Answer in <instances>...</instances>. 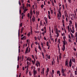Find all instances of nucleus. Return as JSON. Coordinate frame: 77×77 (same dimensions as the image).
Segmentation results:
<instances>
[{"label":"nucleus","mask_w":77,"mask_h":77,"mask_svg":"<svg viewBox=\"0 0 77 77\" xmlns=\"http://www.w3.org/2000/svg\"><path fill=\"white\" fill-rule=\"evenodd\" d=\"M72 64V60L71 59H70L69 63V66L70 67H71V66Z\"/></svg>","instance_id":"nucleus-1"},{"label":"nucleus","mask_w":77,"mask_h":77,"mask_svg":"<svg viewBox=\"0 0 77 77\" xmlns=\"http://www.w3.org/2000/svg\"><path fill=\"white\" fill-rule=\"evenodd\" d=\"M33 72L34 75H35L37 74V72L35 70H34Z\"/></svg>","instance_id":"nucleus-2"},{"label":"nucleus","mask_w":77,"mask_h":77,"mask_svg":"<svg viewBox=\"0 0 77 77\" xmlns=\"http://www.w3.org/2000/svg\"><path fill=\"white\" fill-rule=\"evenodd\" d=\"M44 19L46 23H48V22H47V19L46 18V17H45L44 18Z\"/></svg>","instance_id":"nucleus-3"},{"label":"nucleus","mask_w":77,"mask_h":77,"mask_svg":"<svg viewBox=\"0 0 77 77\" xmlns=\"http://www.w3.org/2000/svg\"><path fill=\"white\" fill-rule=\"evenodd\" d=\"M26 37L24 36L23 37L21 38V40H23V39H24V40L25 39H26Z\"/></svg>","instance_id":"nucleus-4"},{"label":"nucleus","mask_w":77,"mask_h":77,"mask_svg":"<svg viewBox=\"0 0 77 77\" xmlns=\"http://www.w3.org/2000/svg\"><path fill=\"white\" fill-rule=\"evenodd\" d=\"M30 13L31 16V17H32V15H33V12H32V10L30 11Z\"/></svg>","instance_id":"nucleus-5"},{"label":"nucleus","mask_w":77,"mask_h":77,"mask_svg":"<svg viewBox=\"0 0 77 77\" xmlns=\"http://www.w3.org/2000/svg\"><path fill=\"white\" fill-rule=\"evenodd\" d=\"M32 20L33 23H34V21H35V18L33 17V18H32Z\"/></svg>","instance_id":"nucleus-6"},{"label":"nucleus","mask_w":77,"mask_h":77,"mask_svg":"<svg viewBox=\"0 0 77 77\" xmlns=\"http://www.w3.org/2000/svg\"><path fill=\"white\" fill-rule=\"evenodd\" d=\"M63 48H62V50L63 51H64V50H65V46H63Z\"/></svg>","instance_id":"nucleus-7"},{"label":"nucleus","mask_w":77,"mask_h":77,"mask_svg":"<svg viewBox=\"0 0 77 77\" xmlns=\"http://www.w3.org/2000/svg\"><path fill=\"white\" fill-rule=\"evenodd\" d=\"M66 66H68V61H66Z\"/></svg>","instance_id":"nucleus-8"},{"label":"nucleus","mask_w":77,"mask_h":77,"mask_svg":"<svg viewBox=\"0 0 77 77\" xmlns=\"http://www.w3.org/2000/svg\"><path fill=\"white\" fill-rule=\"evenodd\" d=\"M23 29H24L23 27H22L21 29V33H23Z\"/></svg>","instance_id":"nucleus-9"},{"label":"nucleus","mask_w":77,"mask_h":77,"mask_svg":"<svg viewBox=\"0 0 77 77\" xmlns=\"http://www.w3.org/2000/svg\"><path fill=\"white\" fill-rule=\"evenodd\" d=\"M27 11V9H24L23 11V13H25Z\"/></svg>","instance_id":"nucleus-10"},{"label":"nucleus","mask_w":77,"mask_h":77,"mask_svg":"<svg viewBox=\"0 0 77 77\" xmlns=\"http://www.w3.org/2000/svg\"><path fill=\"white\" fill-rule=\"evenodd\" d=\"M28 48H29V47H28V48L27 47L26 48V53H27V51H28Z\"/></svg>","instance_id":"nucleus-11"},{"label":"nucleus","mask_w":77,"mask_h":77,"mask_svg":"<svg viewBox=\"0 0 77 77\" xmlns=\"http://www.w3.org/2000/svg\"><path fill=\"white\" fill-rule=\"evenodd\" d=\"M72 61L73 62H74V63H75V59L74 58L73 59V57H72Z\"/></svg>","instance_id":"nucleus-12"},{"label":"nucleus","mask_w":77,"mask_h":77,"mask_svg":"<svg viewBox=\"0 0 77 77\" xmlns=\"http://www.w3.org/2000/svg\"><path fill=\"white\" fill-rule=\"evenodd\" d=\"M62 73H64L65 72V70L64 69H62Z\"/></svg>","instance_id":"nucleus-13"},{"label":"nucleus","mask_w":77,"mask_h":77,"mask_svg":"<svg viewBox=\"0 0 77 77\" xmlns=\"http://www.w3.org/2000/svg\"><path fill=\"white\" fill-rule=\"evenodd\" d=\"M31 33H30V32H29L28 34H27L28 36H30V35Z\"/></svg>","instance_id":"nucleus-14"},{"label":"nucleus","mask_w":77,"mask_h":77,"mask_svg":"<svg viewBox=\"0 0 77 77\" xmlns=\"http://www.w3.org/2000/svg\"><path fill=\"white\" fill-rule=\"evenodd\" d=\"M56 33L57 35V37H58V36H59V33L57 31H56Z\"/></svg>","instance_id":"nucleus-15"},{"label":"nucleus","mask_w":77,"mask_h":77,"mask_svg":"<svg viewBox=\"0 0 77 77\" xmlns=\"http://www.w3.org/2000/svg\"><path fill=\"white\" fill-rule=\"evenodd\" d=\"M62 75L63 76H66V74H65V73H62Z\"/></svg>","instance_id":"nucleus-16"},{"label":"nucleus","mask_w":77,"mask_h":77,"mask_svg":"<svg viewBox=\"0 0 77 77\" xmlns=\"http://www.w3.org/2000/svg\"><path fill=\"white\" fill-rule=\"evenodd\" d=\"M42 72L43 74H44V68H43V69L42 70Z\"/></svg>","instance_id":"nucleus-17"},{"label":"nucleus","mask_w":77,"mask_h":77,"mask_svg":"<svg viewBox=\"0 0 77 77\" xmlns=\"http://www.w3.org/2000/svg\"><path fill=\"white\" fill-rule=\"evenodd\" d=\"M63 46H65V44H66V43H65V42L63 41Z\"/></svg>","instance_id":"nucleus-18"},{"label":"nucleus","mask_w":77,"mask_h":77,"mask_svg":"<svg viewBox=\"0 0 77 77\" xmlns=\"http://www.w3.org/2000/svg\"><path fill=\"white\" fill-rule=\"evenodd\" d=\"M36 15H39V13H38V12L36 11Z\"/></svg>","instance_id":"nucleus-19"},{"label":"nucleus","mask_w":77,"mask_h":77,"mask_svg":"<svg viewBox=\"0 0 77 77\" xmlns=\"http://www.w3.org/2000/svg\"><path fill=\"white\" fill-rule=\"evenodd\" d=\"M50 10H51V14H52L53 13V10H51V9H50Z\"/></svg>","instance_id":"nucleus-20"},{"label":"nucleus","mask_w":77,"mask_h":77,"mask_svg":"<svg viewBox=\"0 0 77 77\" xmlns=\"http://www.w3.org/2000/svg\"><path fill=\"white\" fill-rule=\"evenodd\" d=\"M21 15L23 17H24L25 16V15H24V14L23 13Z\"/></svg>","instance_id":"nucleus-21"},{"label":"nucleus","mask_w":77,"mask_h":77,"mask_svg":"<svg viewBox=\"0 0 77 77\" xmlns=\"http://www.w3.org/2000/svg\"><path fill=\"white\" fill-rule=\"evenodd\" d=\"M75 75H77V71H75Z\"/></svg>","instance_id":"nucleus-22"},{"label":"nucleus","mask_w":77,"mask_h":77,"mask_svg":"<svg viewBox=\"0 0 77 77\" xmlns=\"http://www.w3.org/2000/svg\"><path fill=\"white\" fill-rule=\"evenodd\" d=\"M49 71V69L48 68H47V71H46V72H48Z\"/></svg>","instance_id":"nucleus-23"},{"label":"nucleus","mask_w":77,"mask_h":77,"mask_svg":"<svg viewBox=\"0 0 77 77\" xmlns=\"http://www.w3.org/2000/svg\"><path fill=\"white\" fill-rule=\"evenodd\" d=\"M37 64L38 65H39V64H40V63H39V62L37 61Z\"/></svg>","instance_id":"nucleus-24"},{"label":"nucleus","mask_w":77,"mask_h":77,"mask_svg":"<svg viewBox=\"0 0 77 77\" xmlns=\"http://www.w3.org/2000/svg\"><path fill=\"white\" fill-rule=\"evenodd\" d=\"M26 72H29V70H28V67L26 69Z\"/></svg>","instance_id":"nucleus-25"},{"label":"nucleus","mask_w":77,"mask_h":77,"mask_svg":"<svg viewBox=\"0 0 77 77\" xmlns=\"http://www.w3.org/2000/svg\"><path fill=\"white\" fill-rule=\"evenodd\" d=\"M71 32H72V33H74V30H71Z\"/></svg>","instance_id":"nucleus-26"},{"label":"nucleus","mask_w":77,"mask_h":77,"mask_svg":"<svg viewBox=\"0 0 77 77\" xmlns=\"http://www.w3.org/2000/svg\"><path fill=\"white\" fill-rule=\"evenodd\" d=\"M48 57H45V59L46 60H48Z\"/></svg>","instance_id":"nucleus-27"},{"label":"nucleus","mask_w":77,"mask_h":77,"mask_svg":"<svg viewBox=\"0 0 77 77\" xmlns=\"http://www.w3.org/2000/svg\"><path fill=\"white\" fill-rule=\"evenodd\" d=\"M38 48H39V49L40 50H41V47L39 45L38 46Z\"/></svg>","instance_id":"nucleus-28"},{"label":"nucleus","mask_w":77,"mask_h":77,"mask_svg":"<svg viewBox=\"0 0 77 77\" xmlns=\"http://www.w3.org/2000/svg\"><path fill=\"white\" fill-rule=\"evenodd\" d=\"M32 62L33 64H35V62H34V61H33V60L32 61Z\"/></svg>","instance_id":"nucleus-29"},{"label":"nucleus","mask_w":77,"mask_h":77,"mask_svg":"<svg viewBox=\"0 0 77 77\" xmlns=\"http://www.w3.org/2000/svg\"><path fill=\"white\" fill-rule=\"evenodd\" d=\"M48 15H50V12L49 11H48Z\"/></svg>","instance_id":"nucleus-30"},{"label":"nucleus","mask_w":77,"mask_h":77,"mask_svg":"<svg viewBox=\"0 0 77 77\" xmlns=\"http://www.w3.org/2000/svg\"><path fill=\"white\" fill-rule=\"evenodd\" d=\"M59 59H61V55H59Z\"/></svg>","instance_id":"nucleus-31"},{"label":"nucleus","mask_w":77,"mask_h":77,"mask_svg":"<svg viewBox=\"0 0 77 77\" xmlns=\"http://www.w3.org/2000/svg\"><path fill=\"white\" fill-rule=\"evenodd\" d=\"M37 39H38V40L39 41L40 40V38H39V36H38V37L37 38Z\"/></svg>","instance_id":"nucleus-32"},{"label":"nucleus","mask_w":77,"mask_h":77,"mask_svg":"<svg viewBox=\"0 0 77 77\" xmlns=\"http://www.w3.org/2000/svg\"><path fill=\"white\" fill-rule=\"evenodd\" d=\"M41 45H42V48H43V44H42V42H41Z\"/></svg>","instance_id":"nucleus-33"},{"label":"nucleus","mask_w":77,"mask_h":77,"mask_svg":"<svg viewBox=\"0 0 77 77\" xmlns=\"http://www.w3.org/2000/svg\"><path fill=\"white\" fill-rule=\"evenodd\" d=\"M20 27H22V25H23V23H21L20 24Z\"/></svg>","instance_id":"nucleus-34"},{"label":"nucleus","mask_w":77,"mask_h":77,"mask_svg":"<svg viewBox=\"0 0 77 77\" xmlns=\"http://www.w3.org/2000/svg\"><path fill=\"white\" fill-rule=\"evenodd\" d=\"M60 73V71L59 70H58L57 72V74H59Z\"/></svg>","instance_id":"nucleus-35"},{"label":"nucleus","mask_w":77,"mask_h":77,"mask_svg":"<svg viewBox=\"0 0 77 77\" xmlns=\"http://www.w3.org/2000/svg\"><path fill=\"white\" fill-rule=\"evenodd\" d=\"M29 59H30V58L28 57L27 59V60H29Z\"/></svg>","instance_id":"nucleus-36"},{"label":"nucleus","mask_w":77,"mask_h":77,"mask_svg":"<svg viewBox=\"0 0 77 77\" xmlns=\"http://www.w3.org/2000/svg\"><path fill=\"white\" fill-rule=\"evenodd\" d=\"M35 51H36V53H37V49H36V48H35Z\"/></svg>","instance_id":"nucleus-37"},{"label":"nucleus","mask_w":77,"mask_h":77,"mask_svg":"<svg viewBox=\"0 0 77 77\" xmlns=\"http://www.w3.org/2000/svg\"><path fill=\"white\" fill-rule=\"evenodd\" d=\"M19 12H20V14H21V10L20 9V10Z\"/></svg>","instance_id":"nucleus-38"},{"label":"nucleus","mask_w":77,"mask_h":77,"mask_svg":"<svg viewBox=\"0 0 77 77\" xmlns=\"http://www.w3.org/2000/svg\"><path fill=\"white\" fill-rule=\"evenodd\" d=\"M48 44H49L48 42L47 43V46H48Z\"/></svg>","instance_id":"nucleus-39"},{"label":"nucleus","mask_w":77,"mask_h":77,"mask_svg":"<svg viewBox=\"0 0 77 77\" xmlns=\"http://www.w3.org/2000/svg\"><path fill=\"white\" fill-rule=\"evenodd\" d=\"M32 32V27H31V33Z\"/></svg>","instance_id":"nucleus-40"},{"label":"nucleus","mask_w":77,"mask_h":77,"mask_svg":"<svg viewBox=\"0 0 77 77\" xmlns=\"http://www.w3.org/2000/svg\"><path fill=\"white\" fill-rule=\"evenodd\" d=\"M69 22L70 23H69V24H72V21H71V20H70L69 21Z\"/></svg>","instance_id":"nucleus-41"},{"label":"nucleus","mask_w":77,"mask_h":77,"mask_svg":"<svg viewBox=\"0 0 77 77\" xmlns=\"http://www.w3.org/2000/svg\"><path fill=\"white\" fill-rule=\"evenodd\" d=\"M42 54L43 56H44V53L42 52Z\"/></svg>","instance_id":"nucleus-42"},{"label":"nucleus","mask_w":77,"mask_h":77,"mask_svg":"<svg viewBox=\"0 0 77 77\" xmlns=\"http://www.w3.org/2000/svg\"><path fill=\"white\" fill-rule=\"evenodd\" d=\"M67 28H68V30H69V26H67Z\"/></svg>","instance_id":"nucleus-43"},{"label":"nucleus","mask_w":77,"mask_h":77,"mask_svg":"<svg viewBox=\"0 0 77 77\" xmlns=\"http://www.w3.org/2000/svg\"><path fill=\"white\" fill-rule=\"evenodd\" d=\"M22 69L23 71H24V67H23L22 68Z\"/></svg>","instance_id":"nucleus-44"},{"label":"nucleus","mask_w":77,"mask_h":77,"mask_svg":"<svg viewBox=\"0 0 77 77\" xmlns=\"http://www.w3.org/2000/svg\"><path fill=\"white\" fill-rule=\"evenodd\" d=\"M59 15H60V14H61V13L60 11H59Z\"/></svg>","instance_id":"nucleus-45"},{"label":"nucleus","mask_w":77,"mask_h":77,"mask_svg":"<svg viewBox=\"0 0 77 77\" xmlns=\"http://www.w3.org/2000/svg\"><path fill=\"white\" fill-rule=\"evenodd\" d=\"M35 41H36V40L37 39V38H36V37L35 36Z\"/></svg>","instance_id":"nucleus-46"},{"label":"nucleus","mask_w":77,"mask_h":77,"mask_svg":"<svg viewBox=\"0 0 77 77\" xmlns=\"http://www.w3.org/2000/svg\"><path fill=\"white\" fill-rule=\"evenodd\" d=\"M35 33H39V31H35Z\"/></svg>","instance_id":"nucleus-47"},{"label":"nucleus","mask_w":77,"mask_h":77,"mask_svg":"<svg viewBox=\"0 0 77 77\" xmlns=\"http://www.w3.org/2000/svg\"><path fill=\"white\" fill-rule=\"evenodd\" d=\"M69 36V39H71V36H70V35H68Z\"/></svg>","instance_id":"nucleus-48"},{"label":"nucleus","mask_w":77,"mask_h":77,"mask_svg":"<svg viewBox=\"0 0 77 77\" xmlns=\"http://www.w3.org/2000/svg\"><path fill=\"white\" fill-rule=\"evenodd\" d=\"M48 17H49V19H51V18H50V16L49 15H48Z\"/></svg>","instance_id":"nucleus-49"},{"label":"nucleus","mask_w":77,"mask_h":77,"mask_svg":"<svg viewBox=\"0 0 77 77\" xmlns=\"http://www.w3.org/2000/svg\"><path fill=\"white\" fill-rule=\"evenodd\" d=\"M18 35H20V29L19 30H18Z\"/></svg>","instance_id":"nucleus-50"},{"label":"nucleus","mask_w":77,"mask_h":77,"mask_svg":"<svg viewBox=\"0 0 77 77\" xmlns=\"http://www.w3.org/2000/svg\"><path fill=\"white\" fill-rule=\"evenodd\" d=\"M63 9H65V8H64V5H63Z\"/></svg>","instance_id":"nucleus-51"},{"label":"nucleus","mask_w":77,"mask_h":77,"mask_svg":"<svg viewBox=\"0 0 77 77\" xmlns=\"http://www.w3.org/2000/svg\"><path fill=\"white\" fill-rule=\"evenodd\" d=\"M29 75H32V74H31L30 73V72H29Z\"/></svg>","instance_id":"nucleus-52"},{"label":"nucleus","mask_w":77,"mask_h":77,"mask_svg":"<svg viewBox=\"0 0 77 77\" xmlns=\"http://www.w3.org/2000/svg\"><path fill=\"white\" fill-rule=\"evenodd\" d=\"M23 9L24 10V5H23Z\"/></svg>","instance_id":"nucleus-53"},{"label":"nucleus","mask_w":77,"mask_h":77,"mask_svg":"<svg viewBox=\"0 0 77 77\" xmlns=\"http://www.w3.org/2000/svg\"><path fill=\"white\" fill-rule=\"evenodd\" d=\"M45 33V32H42V34L43 35H44Z\"/></svg>","instance_id":"nucleus-54"},{"label":"nucleus","mask_w":77,"mask_h":77,"mask_svg":"<svg viewBox=\"0 0 77 77\" xmlns=\"http://www.w3.org/2000/svg\"><path fill=\"white\" fill-rule=\"evenodd\" d=\"M68 1L70 3H71V0H68Z\"/></svg>","instance_id":"nucleus-55"},{"label":"nucleus","mask_w":77,"mask_h":77,"mask_svg":"<svg viewBox=\"0 0 77 77\" xmlns=\"http://www.w3.org/2000/svg\"><path fill=\"white\" fill-rule=\"evenodd\" d=\"M21 73H20V75H19V77H21Z\"/></svg>","instance_id":"nucleus-56"},{"label":"nucleus","mask_w":77,"mask_h":77,"mask_svg":"<svg viewBox=\"0 0 77 77\" xmlns=\"http://www.w3.org/2000/svg\"><path fill=\"white\" fill-rule=\"evenodd\" d=\"M47 74H46V77H47V75H48V72H46Z\"/></svg>","instance_id":"nucleus-57"},{"label":"nucleus","mask_w":77,"mask_h":77,"mask_svg":"<svg viewBox=\"0 0 77 77\" xmlns=\"http://www.w3.org/2000/svg\"><path fill=\"white\" fill-rule=\"evenodd\" d=\"M35 43L36 45H37V44H38V43L37 42H35Z\"/></svg>","instance_id":"nucleus-58"},{"label":"nucleus","mask_w":77,"mask_h":77,"mask_svg":"<svg viewBox=\"0 0 77 77\" xmlns=\"http://www.w3.org/2000/svg\"><path fill=\"white\" fill-rule=\"evenodd\" d=\"M57 16H58V18H59V14H57Z\"/></svg>","instance_id":"nucleus-59"},{"label":"nucleus","mask_w":77,"mask_h":77,"mask_svg":"<svg viewBox=\"0 0 77 77\" xmlns=\"http://www.w3.org/2000/svg\"><path fill=\"white\" fill-rule=\"evenodd\" d=\"M29 15H30V14L29 13H28V17H29Z\"/></svg>","instance_id":"nucleus-60"},{"label":"nucleus","mask_w":77,"mask_h":77,"mask_svg":"<svg viewBox=\"0 0 77 77\" xmlns=\"http://www.w3.org/2000/svg\"><path fill=\"white\" fill-rule=\"evenodd\" d=\"M69 42H71V40L70 39H69Z\"/></svg>","instance_id":"nucleus-61"},{"label":"nucleus","mask_w":77,"mask_h":77,"mask_svg":"<svg viewBox=\"0 0 77 77\" xmlns=\"http://www.w3.org/2000/svg\"><path fill=\"white\" fill-rule=\"evenodd\" d=\"M48 59H50V55H49L48 56Z\"/></svg>","instance_id":"nucleus-62"},{"label":"nucleus","mask_w":77,"mask_h":77,"mask_svg":"<svg viewBox=\"0 0 77 77\" xmlns=\"http://www.w3.org/2000/svg\"><path fill=\"white\" fill-rule=\"evenodd\" d=\"M53 74H54V70H53L52 71Z\"/></svg>","instance_id":"nucleus-63"},{"label":"nucleus","mask_w":77,"mask_h":77,"mask_svg":"<svg viewBox=\"0 0 77 77\" xmlns=\"http://www.w3.org/2000/svg\"><path fill=\"white\" fill-rule=\"evenodd\" d=\"M40 25L41 26H42V22H40Z\"/></svg>","instance_id":"nucleus-64"}]
</instances>
